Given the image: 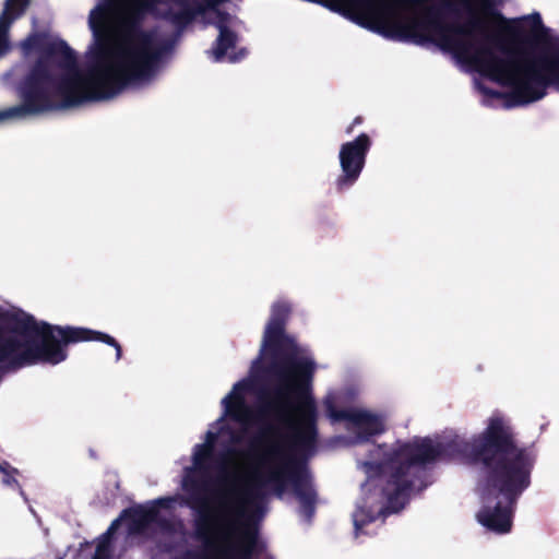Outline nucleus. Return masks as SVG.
<instances>
[{"mask_svg": "<svg viewBox=\"0 0 559 559\" xmlns=\"http://www.w3.org/2000/svg\"><path fill=\"white\" fill-rule=\"evenodd\" d=\"M289 306L272 307L259 357L249 374L222 400L223 416L194 448L193 464L182 488L194 492V474L212 469L217 442L239 443L253 428L262 429L248 453L229 452L218 464V502L206 539L222 554L248 556L255 544L253 526L257 499L266 490L282 495L297 452L311 448L316 438V409L310 395L316 364L306 348L283 333Z\"/></svg>", "mask_w": 559, "mask_h": 559, "instance_id": "f257e3e1", "label": "nucleus"}, {"mask_svg": "<svg viewBox=\"0 0 559 559\" xmlns=\"http://www.w3.org/2000/svg\"><path fill=\"white\" fill-rule=\"evenodd\" d=\"M491 5L460 0V68L507 87L512 106L543 98L550 83L559 91V37L537 12L507 19Z\"/></svg>", "mask_w": 559, "mask_h": 559, "instance_id": "f03ea898", "label": "nucleus"}, {"mask_svg": "<svg viewBox=\"0 0 559 559\" xmlns=\"http://www.w3.org/2000/svg\"><path fill=\"white\" fill-rule=\"evenodd\" d=\"M462 464L481 462L490 469L487 480L478 488L481 509L478 522L496 533H508L512 525L515 499L528 487L535 461L532 451L513 444L510 426L500 416L489 419L486 430L472 443L450 449Z\"/></svg>", "mask_w": 559, "mask_h": 559, "instance_id": "7ed1b4c3", "label": "nucleus"}, {"mask_svg": "<svg viewBox=\"0 0 559 559\" xmlns=\"http://www.w3.org/2000/svg\"><path fill=\"white\" fill-rule=\"evenodd\" d=\"M0 333H5L0 338V366L7 369L57 365L67 358L64 345L84 341L111 345L117 359L121 357V347L108 334L84 328L52 326L11 305L0 306Z\"/></svg>", "mask_w": 559, "mask_h": 559, "instance_id": "20e7f679", "label": "nucleus"}, {"mask_svg": "<svg viewBox=\"0 0 559 559\" xmlns=\"http://www.w3.org/2000/svg\"><path fill=\"white\" fill-rule=\"evenodd\" d=\"M444 453L441 444L432 439H415L399 445L391 454L374 465L365 463L368 480L361 487V499L353 515L356 534L378 515L402 510L408 499V485L402 477L412 465L429 463Z\"/></svg>", "mask_w": 559, "mask_h": 559, "instance_id": "39448f33", "label": "nucleus"}, {"mask_svg": "<svg viewBox=\"0 0 559 559\" xmlns=\"http://www.w3.org/2000/svg\"><path fill=\"white\" fill-rule=\"evenodd\" d=\"M338 396H328L325 400V406L329 417L332 420L345 419L347 421V429L357 433V436L352 438L349 442H361L383 430L382 420L368 412L358 409L352 412H336L334 409V404L338 403Z\"/></svg>", "mask_w": 559, "mask_h": 559, "instance_id": "423d86ee", "label": "nucleus"}, {"mask_svg": "<svg viewBox=\"0 0 559 559\" xmlns=\"http://www.w3.org/2000/svg\"><path fill=\"white\" fill-rule=\"evenodd\" d=\"M369 147L370 139L367 134H360L341 146L340 164L343 175L337 180L340 188L350 186L358 179Z\"/></svg>", "mask_w": 559, "mask_h": 559, "instance_id": "0eeeda50", "label": "nucleus"}, {"mask_svg": "<svg viewBox=\"0 0 559 559\" xmlns=\"http://www.w3.org/2000/svg\"><path fill=\"white\" fill-rule=\"evenodd\" d=\"M204 16L207 23L216 25L219 31V36L215 46L211 49L210 55L214 61H230L239 60L245 52H236V35L229 31L228 25L230 17L222 13L217 8L211 7L205 10Z\"/></svg>", "mask_w": 559, "mask_h": 559, "instance_id": "6e6552de", "label": "nucleus"}, {"mask_svg": "<svg viewBox=\"0 0 559 559\" xmlns=\"http://www.w3.org/2000/svg\"><path fill=\"white\" fill-rule=\"evenodd\" d=\"M155 509H156L155 506L138 507V508H134V509H132L130 511L124 512L120 516V519L116 520L110 525V527L108 528V532L99 540L98 546H97V550H96V555H95L94 559H100L105 555L106 549H107V543H108L109 535L116 530V527L120 523H128L130 521H133V522L140 521L143 524L150 523V522L154 521L155 518H156Z\"/></svg>", "mask_w": 559, "mask_h": 559, "instance_id": "1a4fd4ad", "label": "nucleus"}, {"mask_svg": "<svg viewBox=\"0 0 559 559\" xmlns=\"http://www.w3.org/2000/svg\"><path fill=\"white\" fill-rule=\"evenodd\" d=\"M41 109L43 108H34L31 104H27L25 107H17V108H12V109L7 110V111H1L0 112V120L17 116L22 111L37 112V111H39Z\"/></svg>", "mask_w": 559, "mask_h": 559, "instance_id": "9d476101", "label": "nucleus"}, {"mask_svg": "<svg viewBox=\"0 0 559 559\" xmlns=\"http://www.w3.org/2000/svg\"><path fill=\"white\" fill-rule=\"evenodd\" d=\"M0 474H2V483L7 486H12L16 484L15 478L11 475V472L8 469V465L0 464Z\"/></svg>", "mask_w": 559, "mask_h": 559, "instance_id": "9b49d317", "label": "nucleus"}, {"mask_svg": "<svg viewBox=\"0 0 559 559\" xmlns=\"http://www.w3.org/2000/svg\"><path fill=\"white\" fill-rule=\"evenodd\" d=\"M176 499L175 498H164V499H159L155 502L156 506L158 507H168L170 503L175 502Z\"/></svg>", "mask_w": 559, "mask_h": 559, "instance_id": "f8f14e48", "label": "nucleus"}, {"mask_svg": "<svg viewBox=\"0 0 559 559\" xmlns=\"http://www.w3.org/2000/svg\"><path fill=\"white\" fill-rule=\"evenodd\" d=\"M476 86L485 97L489 95V91L485 88L480 83H477Z\"/></svg>", "mask_w": 559, "mask_h": 559, "instance_id": "ddd939ff", "label": "nucleus"}]
</instances>
